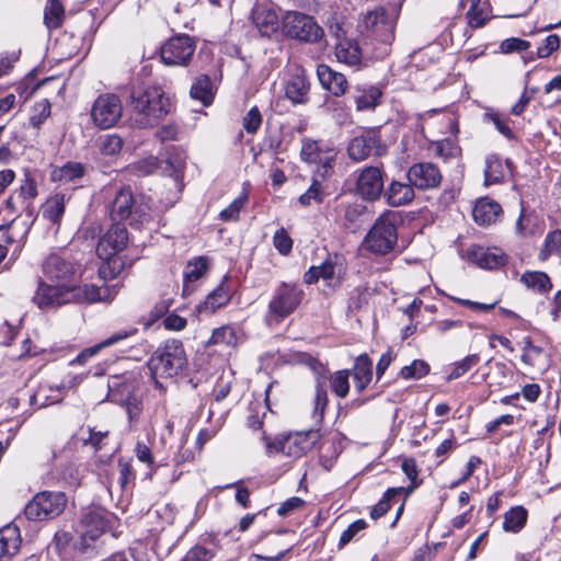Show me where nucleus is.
Listing matches in <instances>:
<instances>
[{"mask_svg":"<svg viewBox=\"0 0 561 561\" xmlns=\"http://www.w3.org/2000/svg\"><path fill=\"white\" fill-rule=\"evenodd\" d=\"M196 49L194 39L188 35H178L169 38L160 48V57L164 65L185 67Z\"/></svg>","mask_w":561,"mask_h":561,"instance_id":"nucleus-14","label":"nucleus"},{"mask_svg":"<svg viewBox=\"0 0 561 561\" xmlns=\"http://www.w3.org/2000/svg\"><path fill=\"white\" fill-rule=\"evenodd\" d=\"M273 243L277 251L283 255L288 254L293 248V240L284 228H280L275 232Z\"/></svg>","mask_w":561,"mask_h":561,"instance_id":"nucleus-54","label":"nucleus"},{"mask_svg":"<svg viewBox=\"0 0 561 561\" xmlns=\"http://www.w3.org/2000/svg\"><path fill=\"white\" fill-rule=\"evenodd\" d=\"M211 81L208 76H199L191 87V96L208 105L213 100Z\"/></svg>","mask_w":561,"mask_h":561,"instance_id":"nucleus-36","label":"nucleus"},{"mask_svg":"<svg viewBox=\"0 0 561 561\" xmlns=\"http://www.w3.org/2000/svg\"><path fill=\"white\" fill-rule=\"evenodd\" d=\"M282 33L289 39L299 43L314 44L324 36L323 28L306 13L287 11L282 18Z\"/></svg>","mask_w":561,"mask_h":561,"instance_id":"nucleus-5","label":"nucleus"},{"mask_svg":"<svg viewBox=\"0 0 561 561\" xmlns=\"http://www.w3.org/2000/svg\"><path fill=\"white\" fill-rule=\"evenodd\" d=\"M248 195L242 193L225 209L221 210L219 217L222 221H236L239 218L241 209L245 206Z\"/></svg>","mask_w":561,"mask_h":561,"instance_id":"nucleus-49","label":"nucleus"},{"mask_svg":"<svg viewBox=\"0 0 561 561\" xmlns=\"http://www.w3.org/2000/svg\"><path fill=\"white\" fill-rule=\"evenodd\" d=\"M346 273V266L343 257L339 255L328 256V259L318 266H311L304 276L306 284H314L322 279L328 287L336 289Z\"/></svg>","mask_w":561,"mask_h":561,"instance_id":"nucleus-13","label":"nucleus"},{"mask_svg":"<svg viewBox=\"0 0 561 561\" xmlns=\"http://www.w3.org/2000/svg\"><path fill=\"white\" fill-rule=\"evenodd\" d=\"M111 218L114 221H122L128 218L131 219V225L144 224L150 220V206L147 203L140 202L134 196L130 188H121L112 204H111Z\"/></svg>","mask_w":561,"mask_h":561,"instance_id":"nucleus-7","label":"nucleus"},{"mask_svg":"<svg viewBox=\"0 0 561 561\" xmlns=\"http://www.w3.org/2000/svg\"><path fill=\"white\" fill-rule=\"evenodd\" d=\"M138 329L137 328H130V329H124L118 332H115L107 339L103 340L102 342L84 348L75 359V363H78L79 365H84L88 363V360L95 356L101 350L105 347H110L112 345H115L119 343L123 340H126L135 334H137Z\"/></svg>","mask_w":561,"mask_h":561,"instance_id":"nucleus-24","label":"nucleus"},{"mask_svg":"<svg viewBox=\"0 0 561 561\" xmlns=\"http://www.w3.org/2000/svg\"><path fill=\"white\" fill-rule=\"evenodd\" d=\"M135 170L137 174L141 176L152 174L158 170V160L153 157L140 160L136 163Z\"/></svg>","mask_w":561,"mask_h":561,"instance_id":"nucleus-62","label":"nucleus"},{"mask_svg":"<svg viewBox=\"0 0 561 561\" xmlns=\"http://www.w3.org/2000/svg\"><path fill=\"white\" fill-rule=\"evenodd\" d=\"M508 167V162L506 161V165L501 161V159L491 154L485 159V169H484V184H497L504 180L505 170Z\"/></svg>","mask_w":561,"mask_h":561,"instance_id":"nucleus-32","label":"nucleus"},{"mask_svg":"<svg viewBox=\"0 0 561 561\" xmlns=\"http://www.w3.org/2000/svg\"><path fill=\"white\" fill-rule=\"evenodd\" d=\"M501 211L502 207L499 203L484 197L476 203L472 217L478 225L486 226L495 222Z\"/></svg>","mask_w":561,"mask_h":561,"instance_id":"nucleus-25","label":"nucleus"},{"mask_svg":"<svg viewBox=\"0 0 561 561\" xmlns=\"http://www.w3.org/2000/svg\"><path fill=\"white\" fill-rule=\"evenodd\" d=\"M44 279L38 280L33 296L39 309L58 308L67 304L96 302L107 298L108 288L79 284L75 264L59 253H51L43 262Z\"/></svg>","mask_w":561,"mask_h":561,"instance_id":"nucleus-1","label":"nucleus"},{"mask_svg":"<svg viewBox=\"0 0 561 561\" xmlns=\"http://www.w3.org/2000/svg\"><path fill=\"white\" fill-rule=\"evenodd\" d=\"M560 41L559 36L556 34H551L546 37L543 44L538 47L537 55L540 58L549 57L554 50L559 48Z\"/></svg>","mask_w":561,"mask_h":561,"instance_id":"nucleus-59","label":"nucleus"},{"mask_svg":"<svg viewBox=\"0 0 561 561\" xmlns=\"http://www.w3.org/2000/svg\"><path fill=\"white\" fill-rule=\"evenodd\" d=\"M356 192L366 201L379 198L383 192V173L378 167H366L357 176Z\"/></svg>","mask_w":561,"mask_h":561,"instance_id":"nucleus-18","label":"nucleus"},{"mask_svg":"<svg viewBox=\"0 0 561 561\" xmlns=\"http://www.w3.org/2000/svg\"><path fill=\"white\" fill-rule=\"evenodd\" d=\"M66 198L64 194L50 196L43 206V216L53 224H59L65 213Z\"/></svg>","mask_w":561,"mask_h":561,"instance_id":"nucleus-34","label":"nucleus"},{"mask_svg":"<svg viewBox=\"0 0 561 561\" xmlns=\"http://www.w3.org/2000/svg\"><path fill=\"white\" fill-rule=\"evenodd\" d=\"M367 527L364 519H357L352 523L342 534L339 541V547L343 548L345 545L351 542L353 538L362 530Z\"/></svg>","mask_w":561,"mask_h":561,"instance_id":"nucleus-55","label":"nucleus"},{"mask_svg":"<svg viewBox=\"0 0 561 561\" xmlns=\"http://www.w3.org/2000/svg\"><path fill=\"white\" fill-rule=\"evenodd\" d=\"M67 497L62 492L37 493L24 508L28 520H45L59 516L66 508Z\"/></svg>","mask_w":561,"mask_h":561,"instance_id":"nucleus-9","label":"nucleus"},{"mask_svg":"<svg viewBox=\"0 0 561 561\" xmlns=\"http://www.w3.org/2000/svg\"><path fill=\"white\" fill-rule=\"evenodd\" d=\"M309 82L305 70L297 67L285 84V95L294 104H304L308 100Z\"/></svg>","mask_w":561,"mask_h":561,"instance_id":"nucleus-23","label":"nucleus"},{"mask_svg":"<svg viewBox=\"0 0 561 561\" xmlns=\"http://www.w3.org/2000/svg\"><path fill=\"white\" fill-rule=\"evenodd\" d=\"M187 359L183 344L173 340L159 347L150 357L148 367L157 386L159 378H172L186 366Z\"/></svg>","mask_w":561,"mask_h":561,"instance_id":"nucleus-3","label":"nucleus"},{"mask_svg":"<svg viewBox=\"0 0 561 561\" xmlns=\"http://www.w3.org/2000/svg\"><path fill=\"white\" fill-rule=\"evenodd\" d=\"M64 12V5L59 0H48L44 14L46 26L48 28L59 27L62 22Z\"/></svg>","mask_w":561,"mask_h":561,"instance_id":"nucleus-40","label":"nucleus"},{"mask_svg":"<svg viewBox=\"0 0 561 561\" xmlns=\"http://www.w3.org/2000/svg\"><path fill=\"white\" fill-rule=\"evenodd\" d=\"M385 196L389 205L393 207L403 206L411 203L414 199V186L410 182L402 183L398 181H392L389 184L385 193Z\"/></svg>","mask_w":561,"mask_h":561,"instance_id":"nucleus-26","label":"nucleus"},{"mask_svg":"<svg viewBox=\"0 0 561 561\" xmlns=\"http://www.w3.org/2000/svg\"><path fill=\"white\" fill-rule=\"evenodd\" d=\"M397 241L398 232L394 216L386 213L376 219L364 240V245L375 254L386 255L394 249Z\"/></svg>","mask_w":561,"mask_h":561,"instance_id":"nucleus-6","label":"nucleus"},{"mask_svg":"<svg viewBox=\"0 0 561 561\" xmlns=\"http://www.w3.org/2000/svg\"><path fill=\"white\" fill-rule=\"evenodd\" d=\"M130 98L133 121L140 128L157 125L169 113V100L160 87L134 89Z\"/></svg>","mask_w":561,"mask_h":561,"instance_id":"nucleus-2","label":"nucleus"},{"mask_svg":"<svg viewBox=\"0 0 561 561\" xmlns=\"http://www.w3.org/2000/svg\"><path fill=\"white\" fill-rule=\"evenodd\" d=\"M393 14L383 8H377L365 14L363 24L368 37L383 45H390L394 39Z\"/></svg>","mask_w":561,"mask_h":561,"instance_id":"nucleus-12","label":"nucleus"},{"mask_svg":"<svg viewBox=\"0 0 561 561\" xmlns=\"http://www.w3.org/2000/svg\"><path fill=\"white\" fill-rule=\"evenodd\" d=\"M541 347L535 345L529 337L525 339L522 359L524 363L534 366L536 358L541 354Z\"/></svg>","mask_w":561,"mask_h":561,"instance_id":"nucleus-58","label":"nucleus"},{"mask_svg":"<svg viewBox=\"0 0 561 561\" xmlns=\"http://www.w3.org/2000/svg\"><path fill=\"white\" fill-rule=\"evenodd\" d=\"M125 407L129 421L131 423L136 422L142 411L141 401L136 397H128L126 399Z\"/></svg>","mask_w":561,"mask_h":561,"instance_id":"nucleus-63","label":"nucleus"},{"mask_svg":"<svg viewBox=\"0 0 561 561\" xmlns=\"http://www.w3.org/2000/svg\"><path fill=\"white\" fill-rule=\"evenodd\" d=\"M0 543L2 553H15L20 547V533L18 527L5 526L0 529Z\"/></svg>","mask_w":561,"mask_h":561,"instance_id":"nucleus-37","label":"nucleus"},{"mask_svg":"<svg viewBox=\"0 0 561 561\" xmlns=\"http://www.w3.org/2000/svg\"><path fill=\"white\" fill-rule=\"evenodd\" d=\"M124 140L116 134L103 135L99 138V150L104 156H116L122 151Z\"/></svg>","mask_w":561,"mask_h":561,"instance_id":"nucleus-42","label":"nucleus"},{"mask_svg":"<svg viewBox=\"0 0 561 561\" xmlns=\"http://www.w3.org/2000/svg\"><path fill=\"white\" fill-rule=\"evenodd\" d=\"M84 168L80 162L69 161L53 172L55 180L68 183L83 176Z\"/></svg>","mask_w":561,"mask_h":561,"instance_id":"nucleus-38","label":"nucleus"},{"mask_svg":"<svg viewBox=\"0 0 561 561\" xmlns=\"http://www.w3.org/2000/svg\"><path fill=\"white\" fill-rule=\"evenodd\" d=\"M238 343V334L236 328L232 325H222L213 331L208 345H224L234 347Z\"/></svg>","mask_w":561,"mask_h":561,"instance_id":"nucleus-35","label":"nucleus"},{"mask_svg":"<svg viewBox=\"0 0 561 561\" xmlns=\"http://www.w3.org/2000/svg\"><path fill=\"white\" fill-rule=\"evenodd\" d=\"M407 176L415 188L423 191L438 187L443 179L439 169L432 162L412 164Z\"/></svg>","mask_w":561,"mask_h":561,"instance_id":"nucleus-17","label":"nucleus"},{"mask_svg":"<svg viewBox=\"0 0 561 561\" xmlns=\"http://www.w3.org/2000/svg\"><path fill=\"white\" fill-rule=\"evenodd\" d=\"M373 378V363L367 355H359L354 366V382L358 392H362Z\"/></svg>","mask_w":561,"mask_h":561,"instance_id":"nucleus-30","label":"nucleus"},{"mask_svg":"<svg viewBox=\"0 0 561 561\" xmlns=\"http://www.w3.org/2000/svg\"><path fill=\"white\" fill-rule=\"evenodd\" d=\"M262 124V115L256 106H253L243 117V128L248 134H255Z\"/></svg>","mask_w":561,"mask_h":561,"instance_id":"nucleus-53","label":"nucleus"},{"mask_svg":"<svg viewBox=\"0 0 561 561\" xmlns=\"http://www.w3.org/2000/svg\"><path fill=\"white\" fill-rule=\"evenodd\" d=\"M128 242V232L124 225L113 224L106 233L99 240L96 245L98 256L105 261L100 273L106 277L107 274L116 276L122 270V263L116 254L123 251Z\"/></svg>","mask_w":561,"mask_h":561,"instance_id":"nucleus-4","label":"nucleus"},{"mask_svg":"<svg viewBox=\"0 0 561 561\" xmlns=\"http://www.w3.org/2000/svg\"><path fill=\"white\" fill-rule=\"evenodd\" d=\"M123 115V104L114 93L100 94L92 104L91 119L100 129L114 127Z\"/></svg>","mask_w":561,"mask_h":561,"instance_id":"nucleus-11","label":"nucleus"},{"mask_svg":"<svg viewBox=\"0 0 561 561\" xmlns=\"http://www.w3.org/2000/svg\"><path fill=\"white\" fill-rule=\"evenodd\" d=\"M324 193L322 186L318 180H314L308 191L300 195L299 203L304 206L310 205L312 202L321 203L323 201Z\"/></svg>","mask_w":561,"mask_h":561,"instance_id":"nucleus-52","label":"nucleus"},{"mask_svg":"<svg viewBox=\"0 0 561 561\" xmlns=\"http://www.w3.org/2000/svg\"><path fill=\"white\" fill-rule=\"evenodd\" d=\"M14 194L18 197V199L21 201L22 210L27 216H33V201L37 197L38 194L36 181L31 176L26 175L25 179L22 181L20 188Z\"/></svg>","mask_w":561,"mask_h":561,"instance_id":"nucleus-29","label":"nucleus"},{"mask_svg":"<svg viewBox=\"0 0 561 561\" xmlns=\"http://www.w3.org/2000/svg\"><path fill=\"white\" fill-rule=\"evenodd\" d=\"M356 92L355 102L358 111L375 108L381 98V91L374 85L357 88Z\"/></svg>","mask_w":561,"mask_h":561,"instance_id":"nucleus-33","label":"nucleus"},{"mask_svg":"<svg viewBox=\"0 0 561 561\" xmlns=\"http://www.w3.org/2000/svg\"><path fill=\"white\" fill-rule=\"evenodd\" d=\"M207 270L204 257H197L187 263L184 270V291L188 290V284L199 279Z\"/></svg>","mask_w":561,"mask_h":561,"instance_id":"nucleus-41","label":"nucleus"},{"mask_svg":"<svg viewBox=\"0 0 561 561\" xmlns=\"http://www.w3.org/2000/svg\"><path fill=\"white\" fill-rule=\"evenodd\" d=\"M522 282L526 287L538 293H547L551 289L550 278L543 272H526L522 275Z\"/></svg>","mask_w":561,"mask_h":561,"instance_id":"nucleus-39","label":"nucleus"},{"mask_svg":"<svg viewBox=\"0 0 561 561\" xmlns=\"http://www.w3.org/2000/svg\"><path fill=\"white\" fill-rule=\"evenodd\" d=\"M328 405V393L327 390L318 385L316 389V396L313 400V412L312 417L317 423H320L323 419L324 411Z\"/></svg>","mask_w":561,"mask_h":561,"instance_id":"nucleus-51","label":"nucleus"},{"mask_svg":"<svg viewBox=\"0 0 561 561\" xmlns=\"http://www.w3.org/2000/svg\"><path fill=\"white\" fill-rule=\"evenodd\" d=\"M430 373V365L422 359H414L410 365L401 368L399 376L403 379H420Z\"/></svg>","mask_w":561,"mask_h":561,"instance_id":"nucleus-44","label":"nucleus"},{"mask_svg":"<svg viewBox=\"0 0 561 561\" xmlns=\"http://www.w3.org/2000/svg\"><path fill=\"white\" fill-rule=\"evenodd\" d=\"M115 516L102 507L88 508L79 523L78 531L84 542L93 541L112 528ZM88 546V543H85Z\"/></svg>","mask_w":561,"mask_h":561,"instance_id":"nucleus-15","label":"nucleus"},{"mask_svg":"<svg viewBox=\"0 0 561 561\" xmlns=\"http://www.w3.org/2000/svg\"><path fill=\"white\" fill-rule=\"evenodd\" d=\"M528 518V512L523 506L511 507L504 514L503 530L506 533L517 534L526 525Z\"/></svg>","mask_w":561,"mask_h":561,"instance_id":"nucleus-31","label":"nucleus"},{"mask_svg":"<svg viewBox=\"0 0 561 561\" xmlns=\"http://www.w3.org/2000/svg\"><path fill=\"white\" fill-rule=\"evenodd\" d=\"M401 469L411 481V485L409 486V492H412L417 488L416 479L419 476V469L416 466V461L413 458H404L401 463Z\"/></svg>","mask_w":561,"mask_h":561,"instance_id":"nucleus-56","label":"nucleus"},{"mask_svg":"<svg viewBox=\"0 0 561 561\" xmlns=\"http://www.w3.org/2000/svg\"><path fill=\"white\" fill-rule=\"evenodd\" d=\"M348 376V370H339L331 376V389L340 398H345L350 391Z\"/></svg>","mask_w":561,"mask_h":561,"instance_id":"nucleus-47","label":"nucleus"},{"mask_svg":"<svg viewBox=\"0 0 561 561\" xmlns=\"http://www.w3.org/2000/svg\"><path fill=\"white\" fill-rule=\"evenodd\" d=\"M316 438L317 434L312 431L289 433L275 440L263 436L270 456L280 453L293 460L305 456L313 447Z\"/></svg>","mask_w":561,"mask_h":561,"instance_id":"nucleus-8","label":"nucleus"},{"mask_svg":"<svg viewBox=\"0 0 561 561\" xmlns=\"http://www.w3.org/2000/svg\"><path fill=\"white\" fill-rule=\"evenodd\" d=\"M300 154L305 162L317 165L314 173L318 176L325 178L332 171L336 152L333 148L321 146L318 141L308 140L302 144Z\"/></svg>","mask_w":561,"mask_h":561,"instance_id":"nucleus-16","label":"nucleus"},{"mask_svg":"<svg viewBox=\"0 0 561 561\" xmlns=\"http://www.w3.org/2000/svg\"><path fill=\"white\" fill-rule=\"evenodd\" d=\"M230 300V291L226 284V280H222L217 288H215L205 299V301L198 307L199 312H205L208 314L214 313L220 307L227 305Z\"/></svg>","mask_w":561,"mask_h":561,"instance_id":"nucleus-28","label":"nucleus"},{"mask_svg":"<svg viewBox=\"0 0 561 561\" xmlns=\"http://www.w3.org/2000/svg\"><path fill=\"white\" fill-rule=\"evenodd\" d=\"M304 504L305 501L301 497L293 496L279 505V507L277 508V514L279 516H287L290 513L302 507Z\"/></svg>","mask_w":561,"mask_h":561,"instance_id":"nucleus-61","label":"nucleus"},{"mask_svg":"<svg viewBox=\"0 0 561 561\" xmlns=\"http://www.w3.org/2000/svg\"><path fill=\"white\" fill-rule=\"evenodd\" d=\"M335 56L340 62L355 67L360 65L363 54L357 42L353 39H341L335 46Z\"/></svg>","mask_w":561,"mask_h":561,"instance_id":"nucleus-27","label":"nucleus"},{"mask_svg":"<svg viewBox=\"0 0 561 561\" xmlns=\"http://www.w3.org/2000/svg\"><path fill=\"white\" fill-rule=\"evenodd\" d=\"M379 137L375 130H367L353 138L347 147L348 156L354 161H362L369 157L374 151L379 153Z\"/></svg>","mask_w":561,"mask_h":561,"instance_id":"nucleus-21","label":"nucleus"},{"mask_svg":"<svg viewBox=\"0 0 561 561\" xmlns=\"http://www.w3.org/2000/svg\"><path fill=\"white\" fill-rule=\"evenodd\" d=\"M135 455L140 462L147 465L148 467L153 465L151 450L146 444L138 442L135 447Z\"/></svg>","mask_w":561,"mask_h":561,"instance_id":"nucleus-64","label":"nucleus"},{"mask_svg":"<svg viewBox=\"0 0 561 561\" xmlns=\"http://www.w3.org/2000/svg\"><path fill=\"white\" fill-rule=\"evenodd\" d=\"M530 44L527 41L517 38V37H511L501 43V50L502 53L510 54L513 51H524L528 49Z\"/></svg>","mask_w":561,"mask_h":561,"instance_id":"nucleus-57","label":"nucleus"},{"mask_svg":"<svg viewBox=\"0 0 561 561\" xmlns=\"http://www.w3.org/2000/svg\"><path fill=\"white\" fill-rule=\"evenodd\" d=\"M305 293L295 283H280L274 290L268 302V314L276 320H283L291 314L302 302Z\"/></svg>","mask_w":561,"mask_h":561,"instance_id":"nucleus-10","label":"nucleus"},{"mask_svg":"<svg viewBox=\"0 0 561 561\" xmlns=\"http://www.w3.org/2000/svg\"><path fill=\"white\" fill-rule=\"evenodd\" d=\"M118 469H119L118 483L121 484L122 489H125L135 479V473L133 471L130 461L119 460Z\"/></svg>","mask_w":561,"mask_h":561,"instance_id":"nucleus-60","label":"nucleus"},{"mask_svg":"<svg viewBox=\"0 0 561 561\" xmlns=\"http://www.w3.org/2000/svg\"><path fill=\"white\" fill-rule=\"evenodd\" d=\"M252 21L262 36L271 37L279 28L282 30V21L276 10L268 4H257L252 11Z\"/></svg>","mask_w":561,"mask_h":561,"instance_id":"nucleus-19","label":"nucleus"},{"mask_svg":"<svg viewBox=\"0 0 561 561\" xmlns=\"http://www.w3.org/2000/svg\"><path fill=\"white\" fill-rule=\"evenodd\" d=\"M480 362V357L478 354H471L466 356L459 362L454 364L453 370L450 371L448 379H457L469 371L473 366H476Z\"/></svg>","mask_w":561,"mask_h":561,"instance_id":"nucleus-50","label":"nucleus"},{"mask_svg":"<svg viewBox=\"0 0 561 561\" xmlns=\"http://www.w3.org/2000/svg\"><path fill=\"white\" fill-rule=\"evenodd\" d=\"M466 16L471 27L478 28L483 26L491 16L489 4L470 5Z\"/></svg>","mask_w":561,"mask_h":561,"instance_id":"nucleus-45","label":"nucleus"},{"mask_svg":"<svg viewBox=\"0 0 561 561\" xmlns=\"http://www.w3.org/2000/svg\"><path fill=\"white\" fill-rule=\"evenodd\" d=\"M484 121L492 122L500 134L505 138L515 139V134L510 126V118L499 113H485Z\"/></svg>","mask_w":561,"mask_h":561,"instance_id":"nucleus-48","label":"nucleus"},{"mask_svg":"<svg viewBox=\"0 0 561 561\" xmlns=\"http://www.w3.org/2000/svg\"><path fill=\"white\" fill-rule=\"evenodd\" d=\"M435 154L444 161L457 159L460 156L459 146L451 139H443L433 144Z\"/></svg>","mask_w":561,"mask_h":561,"instance_id":"nucleus-43","label":"nucleus"},{"mask_svg":"<svg viewBox=\"0 0 561 561\" xmlns=\"http://www.w3.org/2000/svg\"><path fill=\"white\" fill-rule=\"evenodd\" d=\"M467 255L469 261L481 268H496L506 263L505 253L499 248H485L482 245H472L468 249Z\"/></svg>","mask_w":561,"mask_h":561,"instance_id":"nucleus-20","label":"nucleus"},{"mask_svg":"<svg viewBox=\"0 0 561 561\" xmlns=\"http://www.w3.org/2000/svg\"><path fill=\"white\" fill-rule=\"evenodd\" d=\"M561 252V230L556 229L550 231L545 239L543 249L539 256L541 260H547L550 255Z\"/></svg>","mask_w":561,"mask_h":561,"instance_id":"nucleus-46","label":"nucleus"},{"mask_svg":"<svg viewBox=\"0 0 561 561\" xmlns=\"http://www.w3.org/2000/svg\"><path fill=\"white\" fill-rule=\"evenodd\" d=\"M317 76L322 88L330 91L335 96L343 95L348 88L345 76L334 71L328 65H319L317 67Z\"/></svg>","mask_w":561,"mask_h":561,"instance_id":"nucleus-22","label":"nucleus"}]
</instances>
